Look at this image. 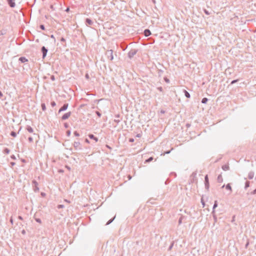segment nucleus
I'll use <instances>...</instances> for the list:
<instances>
[{"label": "nucleus", "mask_w": 256, "mask_h": 256, "mask_svg": "<svg viewBox=\"0 0 256 256\" xmlns=\"http://www.w3.org/2000/svg\"><path fill=\"white\" fill-rule=\"evenodd\" d=\"M138 52V50L136 49L131 50L128 53V57L132 58Z\"/></svg>", "instance_id": "nucleus-1"}, {"label": "nucleus", "mask_w": 256, "mask_h": 256, "mask_svg": "<svg viewBox=\"0 0 256 256\" xmlns=\"http://www.w3.org/2000/svg\"><path fill=\"white\" fill-rule=\"evenodd\" d=\"M112 53L113 51L112 50H108L106 52V55L108 58H110V60H112L114 59Z\"/></svg>", "instance_id": "nucleus-2"}, {"label": "nucleus", "mask_w": 256, "mask_h": 256, "mask_svg": "<svg viewBox=\"0 0 256 256\" xmlns=\"http://www.w3.org/2000/svg\"><path fill=\"white\" fill-rule=\"evenodd\" d=\"M74 148L76 150H82V148L80 146V144L78 142H74Z\"/></svg>", "instance_id": "nucleus-3"}, {"label": "nucleus", "mask_w": 256, "mask_h": 256, "mask_svg": "<svg viewBox=\"0 0 256 256\" xmlns=\"http://www.w3.org/2000/svg\"><path fill=\"white\" fill-rule=\"evenodd\" d=\"M32 182L33 184L34 191L38 192L39 190V188L38 187V182L35 180H33Z\"/></svg>", "instance_id": "nucleus-4"}, {"label": "nucleus", "mask_w": 256, "mask_h": 256, "mask_svg": "<svg viewBox=\"0 0 256 256\" xmlns=\"http://www.w3.org/2000/svg\"><path fill=\"white\" fill-rule=\"evenodd\" d=\"M41 50L42 54V58H44L46 56L48 50L45 46H43L41 48Z\"/></svg>", "instance_id": "nucleus-5"}, {"label": "nucleus", "mask_w": 256, "mask_h": 256, "mask_svg": "<svg viewBox=\"0 0 256 256\" xmlns=\"http://www.w3.org/2000/svg\"><path fill=\"white\" fill-rule=\"evenodd\" d=\"M68 104H64L59 110L58 113H60L66 110L68 108Z\"/></svg>", "instance_id": "nucleus-6"}, {"label": "nucleus", "mask_w": 256, "mask_h": 256, "mask_svg": "<svg viewBox=\"0 0 256 256\" xmlns=\"http://www.w3.org/2000/svg\"><path fill=\"white\" fill-rule=\"evenodd\" d=\"M71 114V112H66V114H64L62 117V120H66V119H68L70 116Z\"/></svg>", "instance_id": "nucleus-7"}, {"label": "nucleus", "mask_w": 256, "mask_h": 256, "mask_svg": "<svg viewBox=\"0 0 256 256\" xmlns=\"http://www.w3.org/2000/svg\"><path fill=\"white\" fill-rule=\"evenodd\" d=\"M8 4L11 8H14L16 6L15 2L14 0H6Z\"/></svg>", "instance_id": "nucleus-8"}, {"label": "nucleus", "mask_w": 256, "mask_h": 256, "mask_svg": "<svg viewBox=\"0 0 256 256\" xmlns=\"http://www.w3.org/2000/svg\"><path fill=\"white\" fill-rule=\"evenodd\" d=\"M144 34L146 36H148L151 34V32L148 29H146L144 30Z\"/></svg>", "instance_id": "nucleus-9"}, {"label": "nucleus", "mask_w": 256, "mask_h": 256, "mask_svg": "<svg viewBox=\"0 0 256 256\" xmlns=\"http://www.w3.org/2000/svg\"><path fill=\"white\" fill-rule=\"evenodd\" d=\"M88 137L90 138V139H92V140H95L96 142H97L98 141V138L96 137L94 134H90L88 135Z\"/></svg>", "instance_id": "nucleus-10"}, {"label": "nucleus", "mask_w": 256, "mask_h": 256, "mask_svg": "<svg viewBox=\"0 0 256 256\" xmlns=\"http://www.w3.org/2000/svg\"><path fill=\"white\" fill-rule=\"evenodd\" d=\"M86 23L87 25H92L93 24V22L90 19L87 18L86 20Z\"/></svg>", "instance_id": "nucleus-11"}, {"label": "nucleus", "mask_w": 256, "mask_h": 256, "mask_svg": "<svg viewBox=\"0 0 256 256\" xmlns=\"http://www.w3.org/2000/svg\"><path fill=\"white\" fill-rule=\"evenodd\" d=\"M254 176V172L252 171L249 172L248 174V178L250 180H252Z\"/></svg>", "instance_id": "nucleus-12"}, {"label": "nucleus", "mask_w": 256, "mask_h": 256, "mask_svg": "<svg viewBox=\"0 0 256 256\" xmlns=\"http://www.w3.org/2000/svg\"><path fill=\"white\" fill-rule=\"evenodd\" d=\"M26 129L30 133H32L34 132L33 128L30 126H27Z\"/></svg>", "instance_id": "nucleus-13"}, {"label": "nucleus", "mask_w": 256, "mask_h": 256, "mask_svg": "<svg viewBox=\"0 0 256 256\" xmlns=\"http://www.w3.org/2000/svg\"><path fill=\"white\" fill-rule=\"evenodd\" d=\"M19 60L22 63H24L25 62L28 61V60L24 57H20L19 58Z\"/></svg>", "instance_id": "nucleus-14"}, {"label": "nucleus", "mask_w": 256, "mask_h": 256, "mask_svg": "<svg viewBox=\"0 0 256 256\" xmlns=\"http://www.w3.org/2000/svg\"><path fill=\"white\" fill-rule=\"evenodd\" d=\"M184 96H186V98H190V93L188 92H187L186 90H184Z\"/></svg>", "instance_id": "nucleus-15"}, {"label": "nucleus", "mask_w": 256, "mask_h": 256, "mask_svg": "<svg viewBox=\"0 0 256 256\" xmlns=\"http://www.w3.org/2000/svg\"><path fill=\"white\" fill-rule=\"evenodd\" d=\"M218 206V202L216 200L214 202V206H213V208H212V214H214V209Z\"/></svg>", "instance_id": "nucleus-16"}, {"label": "nucleus", "mask_w": 256, "mask_h": 256, "mask_svg": "<svg viewBox=\"0 0 256 256\" xmlns=\"http://www.w3.org/2000/svg\"><path fill=\"white\" fill-rule=\"evenodd\" d=\"M222 169L224 170H229V166L228 164H224V166H222Z\"/></svg>", "instance_id": "nucleus-17"}, {"label": "nucleus", "mask_w": 256, "mask_h": 256, "mask_svg": "<svg viewBox=\"0 0 256 256\" xmlns=\"http://www.w3.org/2000/svg\"><path fill=\"white\" fill-rule=\"evenodd\" d=\"M217 180H218V182H222L223 179H222V175L220 174L218 176Z\"/></svg>", "instance_id": "nucleus-18"}, {"label": "nucleus", "mask_w": 256, "mask_h": 256, "mask_svg": "<svg viewBox=\"0 0 256 256\" xmlns=\"http://www.w3.org/2000/svg\"><path fill=\"white\" fill-rule=\"evenodd\" d=\"M226 188L230 190V192L232 191V187L230 184H228L226 186Z\"/></svg>", "instance_id": "nucleus-19"}, {"label": "nucleus", "mask_w": 256, "mask_h": 256, "mask_svg": "<svg viewBox=\"0 0 256 256\" xmlns=\"http://www.w3.org/2000/svg\"><path fill=\"white\" fill-rule=\"evenodd\" d=\"M208 101V98H204L202 100V104H206Z\"/></svg>", "instance_id": "nucleus-20"}, {"label": "nucleus", "mask_w": 256, "mask_h": 256, "mask_svg": "<svg viewBox=\"0 0 256 256\" xmlns=\"http://www.w3.org/2000/svg\"><path fill=\"white\" fill-rule=\"evenodd\" d=\"M250 186V182L246 181L245 183L244 188L246 189L248 188Z\"/></svg>", "instance_id": "nucleus-21"}, {"label": "nucleus", "mask_w": 256, "mask_h": 256, "mask_svg": "<svg viewBox=\"0 0 256 256\" xmlns=\"http://www.w3.org/2000/svg\"><path fill=\"white\" fill-rule=\"evenodd\" d=\"M42 108L43 111L46 110V104L44 103H42L41 104Z\"/></svg>", "instance_id": "nucleus-22"}, {"label": "nucleus", "mask_w": 256, "mask_h": 256, "mask_svg": "<svg viewBox=\"0 0 256 256\" xmlns=\"http://www.w3.org/2000/svg\"><path fill=\"white\" fill-rule=\"evenodd\" d=\"M10 150L8 148H5L4 150V152L6 154H8L10 153Z\"/></svg>", "instance_id": "nucleus-23"}, {"label": "nucleus", "mask_w": 256, "mask_h": 256, "mask_svg": "<svg viewBox=\"0 0 256 256\" xmlns=\"http://www.w3.org/2000/svg\"><path fill=\"white\" fill-rule=\"evenodd\" d=\"M209 182L208 176L206 175L204 177V183Z\"/></svg>", "instance_id": "nucleus-24"}, {"label": "nucleus", "mask_w": 256, "mask_h": 256, "mask_svg": "<svg viewBox=\"0 0 256 256\" xmlns=\"http://www.w3.org/2000/svg\"><path fill=\"white\" fill-rule=\"evenodd\" d=\"M10 136L13 137H16V133L15 132L12 131L10 132Z\"/></svg>", "instance_id": "nucleus-25"}, {"label": "nucleus", "mask_w": 256, "mask_h": 256, "mask_svg": "<svg viewBox=\"0 0 256 256\" xmlns=\"http://www.w3.org/2000/svg\"><path fill=\"white\" fill-rule=\"evenodd\" d=\"M204 184H205V188H206L207 190H208V189H209V187H210L209 182L204 183Z\"/></svg>", "instance_id": "nucleus-26"}, {"label": "nucleus", "mask_w": 256, "mask_h": 256, "mask_svg": "<svg viewBox=\"0 0 256 256\" xmlns=\"http://www.w3.org/2000/svg\"><path fill=\"white\" fill-rule=\"evenodd\" d=\"M184 218V216H182L180 217V218L178 220V224H180L182 223V220Z\"/></svg>", "instance_id": "nucleus-27"}, {"label": "nucleus", "mask_w": 256, "mask_h": 256, "mask_svg": "<svg viewBox=\"0 0 256 256\" xmlns=\"http://www.w3.org/2000/svg\"><path fill=\"white\" fill-rule=\"evenodd\" d=\"M152 160H153V158L152 157H150L148 159L146 160V162H149L152 161Z\"/></svg>", "instance_id": "nucleus-28"}, {"label": "nucleus", "mask_w": 256, "mask_h": 256, "mask_svg": "<svg viewBox=\"0 0 256 256\" xmlns=\"http://www.w3.org/2000/svg\"><path fill=\"white\" fill-rule=\"evenodd\" d=\"M114 218H115V216H114V218H112L110 219V220H109L106 222V225H108V224H110L111 222H112L114 220Z\"/></svg>", "instance_id": "nucleus-29"}, {"label": "nucleus", "mask_w": 256, "mask_h": 256, "mask_svg": "<svg viewBox=\"0 0 256 256\" xmlns=\"http://www.w3.org/2000/svg\"><path fill=\"white\" fill-rule=\"evenodd\" d=\"M173 246H174V242H172L170 246L168 248V250H170L172 249V247H173Z\"/></svg>", "instance_id": "nucleus-30"}, {"label": "nucleus", "mask_w": 256, "mask_h": 256, "mask_svg": "<svg viewBox=\"0 0 256 256\" xmlns=\"http://www.w3.org/2000/svg\"><path fill=\"white\" fill-rule=\"evenodd\" d=\"M74 135L76 136H80L79 133L78 132H77L76 131L74 132Z\"/></svg>", "instance_id": "nucleus-31"}, {"label": "nucleus", "mask_w": 256, "mask_h": 256, "mask_svg": "<svg viewBox=\"0 0 256 256\" xmlns=\"http://www.w3.org/2000/svg\"><path fill=\"white\" fill-rule=\"evenodd\" d=\"M35 220H36V222H38L40 224L42 222V221H41L40 219L39 218H35Z\"/></svg>", "instance_id": "nucleus-32"}, {"label": "nucleus", "mask_w": 256, "mask_h": 256, "mask_svg": "<svg viewBox=\"0 0 256 256\" xmlns=\"http://www.w3.org/2000/svg\"><path fill=\"white\" fill-rule=\"evenodd\" d=\"M50 104L52 106L54 107V106H56V103L54 101H52L51 102Z\"/></svg>", "instance_id": "nucleus-33"}, {"label": "nucleus", "mask_w": 256, "mask_h": 256, "mask_svg": "<svg viewBox=\"0 0 256 256\" xmlns=\"http://www.w3.org/2000/svg\"><path fill=\"white\" fill-rule=\"evenodd\" d=\"M204 12L206 14H207V15H209V14H210V13L209 12H208V10H206L204 9Z\"/></svg>", "instance_id": "nucleus-34"}, {"label": "nucleus", "mask_w": 256, "mask_h": 256, "mask_svg": "<svg viewBox=\"0 0 256 256\" xmlns=\"http://www.w3.org/2000/svg\"><path fill=\"white\" fill-rule=\"evenodd\" d=\"M238 80H233L232 81L230 84H235L236 82H238Z\"/></svg>", "instance_id": "nucleus-35"}, {"label": "nucleus", "mask_w": 256, "mask_h": 256, "mask_svg": "<svg viewBox=\"0 0 256 256\" xmlns=\"http://www.w3.org/2000/svg\"><path fill=\"white\" fill-rule=\"evenodd\" d=\"M28 140L29 142H33V138H32V137H31V136H30V137H29V138H28Z\"/></svg>", "instance_id": "nucleus-36"}, {"label": "nucleus", "mask_w": 256, "mask_h": 256, "mask_svg": "<svg viewBox=\"0 0 256 256\" xmlns=\"http://www.w3.org/2000/svg\"><path fill=\"white\" fill-rule=\"evenodd\" d=\"M96 115L98 116V117H100L101 116V114L98 112V111H96Z\"/></svg>", "instance_id": "nucleus-37"}, {"label": "nucleus", "mask_w": 256, "mask_h": 256, "mask_svg": "<svg viewBox=\"0 0 256 256\" xmlns=\"http://www.w3.org/2000/svg\"><path fill=\"white\" fill-rule=\"evenodd\" d=\"M40 28L42 29V30H44L45 29L44 26L43 24L40 25Z\"/></svg>", "instance_id": "nucleus-38"}, {"label": "nucleus", "mask_w": 256, "mask_h": 256, "mask_svg": "<svg viewBox=\"0 0 256 256\" xmlns=\"http://www.w3.org/2000/svg\"><path fill=\"white\" fill-rule=\"evenodd\" d=\"M157 89H158L159 91H160V92H162V90H163V88H162V87H161V86L158 87V88H157Z\"/></svg>", "instance_id": "nucleus-39"}, {"label": "nucleus", "mask_w": 256, "mask_h": 256, "mask_svg": "<svg viewBox=\"0 0 256 256\" xmlns=\"http://www.w3.org/2000/svg\"><path fill=\"white\" fill-rule=\"evenodd\" d=\"M164 80H165V82H167V83H169V82H170V80H169V79H168V78H164Z\"/></svg>", "instance_id": "nucleus-40"}, {"label": "nucleus", "mask_w": 256, "mask_h": 256, "mask_svg": "<svg viewBox=\"0 0 256 256\" xmlns=\"http://www.w3.org/2000/svg\"><path fill=\"white\" fill-rule=\"evenodd\" d=\"M64 206L62 204H59V205H58V208H63Z\"/></svg>", "instance_id": "nucleus-41"}, {"label": "nucleus", "mask_w": 256, "mask_h": 256, "mask_svg": "<svg viewBox=\"0 0 256 256\" xmlns=\"http://www.w3.org/2000/svg\"><path fill=\"white\" fill-rule=\"evenodd\" d=\"M201 202H202V204L203 205V207H204L205 206V204H204V202L203 199H202V198L201 199Z\"/></svg>", "instance_id": "nucleus-42"}, {"label": "nucleus", "mask_w": 256, "mask_h": 256, "mask_svg": "<svg viewBox=\"0 0 256 256\" xmlns=\"http://www.w3.org/2000/svg\"><path fill=\"white\" fill-rule=\"evenodd\" d=\"M66 134H67L68 136H70V130H68L66 132Z\"/></svg>", "instance_id": "nucleus-43"}, {"label": "nucleus", "mask_w": 256, "mask_h": 256, "mask_svg": "<svg viewBox=\"0 0 256 256\" xmlns=\"http://www.w3.org/2000/svg\"><path fill=\"white\" fill-rule=\"evenodd\" d=\"M10 222L12 224H14V221H13L12 217H11L10 218Z\"/></svg>", "instance_id": "nucleus-44"}, {"label": "nucleus", "mask_w": 256, "mask_h": 256, "mask_svg": "<svg viewBox=\"0 0 256 256\" xmlns=\"http://www.w3.org/2000/svg\"><path fill=\"white\" fill-rule=\"evenodd\" d=\"M256 194V188L252 192V194Z\"/></svg>", "instance_id": "nucleus-45"}, {"label": "nucleus", "mask_w": 256, "mask_h": 256, "mask_svg": "<svg viewBox=\"0 0 256 256\" xmlns=\"http://www.w3.org/2000/svg\"><path fill=\"white\" fill-rule=\"evenodd\" d=\"M213 217H214V222H216V215H214H214H213Z\"/></svg>", "instance_id": "nucleus-46"}, {"label": "nucleus", "mask_w": 256, "mask_h": 256, "mask_svg": "<svg viewBox=\"0 0 256 256\" xmlns=\"http://www.w3.org/2000/svg\"><path fill=\"white\" fill-rule=\"evenodd\" d=\"M114 122H116L117 124H118L120 122V120H116V119H115V120H114Z\"/></svg>", "instance_id": "nucleus-47"}, {"label": "nucleus", "mask_w": 256, "mask_h": 256, "mask_svg": "<svg viewBox=\"0 0 256 256\" xmlns=\"http://www.w3.org/2000/svg\"><path fill=\"white\" fill-rule=\"evenodd\" d=\"M64 127H65L66 128H68V124L67 123H65V124H64Z\"/></svg>", "instance_id": "nucleus-48"}, {"label": "nucleus", "mask_w": 256, "mask_h": 256, "mask_svg": "<svg viewBox=\"0 0 256 256\" xmlns=\"http://www.w3.org/2000/svg\"><path fill=\"white\" fill-rule=\"evenodd\" d=\"M10 157H11V158H12V159H13V160H16V156H15L14 155H12V156H10Z\"/></svg>", "instance_id": "nucleus-49"}, {"label": "nucleus", "mask_w": 256, "mask_h": 256, "mask_svg": "<svg viewBox=\"0 0 256 256\" xmlns=\"http://www.w3.org/2000/svg\"><path fill=\"white\" fill-rule=\"evenodd\" d=\"M170 152V150L166 151V152H164V154H168Z\"/></svg>", "instance_id": "nucleus-50"}, {"label": "nucleus", "mask_w": 256, "mask_h": 256, "mask_svg": "<svg viewBox=\"0 0 256 256\" xmlns=\"http://www.w3.org/2000/svg\"><path fill=\"white\" fill-rule=\"evenodd\" d=\"M85 77L86 79H88L89 78V76L88 74H86L85 76Z\"/></svg>", "instance_id": "nucleus-51"}, {"label": "nucleus", "mask_w": 256, "mask_h": 256, "mask_svg": "<svg viewBox=\"0 0 256 256\" xmlns=\"http://www.w3.org/2000/svg\"><path fill=\"white\" fill-rule=\"evenodd\" d=\"M18 218L19 220H23L22 217V216H18Z\"/></svg>", "instance_id": "nucleus-52"}, {"label": "nucleus", "mask_w": 256, "mask_h": 256, "mask_svg": "<svg viewBox=\"0 0 256 256\" xmlns=\"http://www.w3.org/2000/svg\"><path fill=\"white\" fill-rule=\"evenodd\" d=\"M22 234H26V231H25V230H23L22 231Z\"/></svg>", "instance_id": "nucleus-53"}, {"label": "nucleus", "mask_w": 256, "mask_h": 256, "mask_svg": "<svg viewBox=\"0 0 256 256\" xmlns=\"http://www.w3.org/2000/svg\"><path fill=\"white\" fill-rule=\"evenodd\" d=\"M85 142H86V143H88V144H89V143H90V141H89V140H88V139H87V138H86V139L85 140Z\"/></svg>", "instance_id": "nucleus-54"}, {"label": "nucleus", "mask_w": 256, "mask_h": 256, "mask_svg": "<svg viewBox=\"0 0 256 256\" xmlns=\"http://www.w3.org/2000/svg\"><path fill=\"white\" fill-rule=\"evenodd\" d=\"M140 136H141V134H136V137L140 138Z\"/></svg>", "instance_id": "nucleus-55"}, {"label": "nucleus", "mask_w": 256, "mask_h": 256, "mask_svg": "<svg viewBox=\"0 0 256 256\" xmlns=\"http://www.w3.org/2000/svg\"><path fill=\"white\" fill-rule=\"evenodd\" d=\"M129 141L130 142H133L134 141V140L133 138H130Z\"/></svg>", "instance_id": "nucleus-56"}, {"label": "nucleus", "mask_w": 256, "mask_h": 256, "mask_svg": "<svg viewBox=\"0 0 256 256\" xmlns=\"http://www.w3.org/2000/svg\"><path fill=\"white\" fill-rule=\"evenodd\" d=\"M3 96V94L1 91H0V98H2Z\"/></svg>", "instance_id": "nucleus-57"}, {"label": "nucleus", "mask_w": 256, "mask_h": 256, "mask_svg": "<svg viewBox=\"0 0 256 256\" xmlns=\"http://www.w3.org/2000/svg\"><path fill=\"white\" fill-rule=\"evenodd\" d=\"M10 164H11L12 166H14V165L15 164V162H10Z\"/></svg>", "instance_id": "nucleus-58"}, {"label": "nucleus", "mask_w": 256, "mask_h": 256, "mask_svg": "<svg viewBox=\"0 0 256 256\" xmlns=\"http://www.w3.org/2000/svg\"><path fill=\"white\" fill-rule=\"evenodd\" d=\"M106 146L109 149H111V148H110L109 146L106 145Z\"/></svg>", "instance_id": "nucleus-59"}, {"label": "nucleus", "mask_w": 256, "mask_h": 256, "mask_svg": "<svg viewBox=\"0 0 256 256\" xmlns=\"http://www.w3.org/2000/svg\"><path fill=\"white\" fill-rule=\"evenodd\" d=\"M64 40H65L64 38H62L61 39V41H64Z\"/></svg>", "instance_id": "nucleus-60"}, {"label": "nucleus", "mask_w": 256, "mask_h": 256, "mask_svg": "<svg viewBox=\"0 0 256 256\" xmlns=\"http://www.w3.org/2000/svg\"><path fill=\"white\" fill-rule=\"evenodd\" d=\"M51 78L52 80H54V76H52Z\"/></svg>", "instance_id": "nucleus-61"}, {"label": "nucleus", "mask_w": 256, "mask_h": 256, "mask_svg": "<svg viewBox=\"0 0 256 256\" xmlns=\"http://www.w3.org/2000/svg\"><path fill=\"white\" fill-rule=\"evenodd\" d=\"M234 217H235V216H233L232 222H234Z\"/></svg>", "instance_id": "nucleus-62"}, {"label": "nucleus", "mask_w": 256, "mask_h": 256, "mask_svg": "<svg viewBox=\"0 0 256 256\" xmlns=\"http://www.w3.org/2000/svg\"><path fill=\"white\" fill-rule=\"evenodd\" d=\"M152 2L154 4H155V3H156V0H152Z\"/></svg>", "instance_id": "nucleus-63"}, {"label": "nucleus", "mask_w": 256, "mask_h": 256, "mask_svg": "<svg viewBox=\"0 0 256 256\" xmlns=\"http://www.w3.org/2000/svg\"><path fill=\"white\" fill-rule=\"evenodd\" d=\"M69 10V8H67L66 10V11L68 12Z\"/></svg>", "instance_id": "nucleus-64"}]
</instances>
